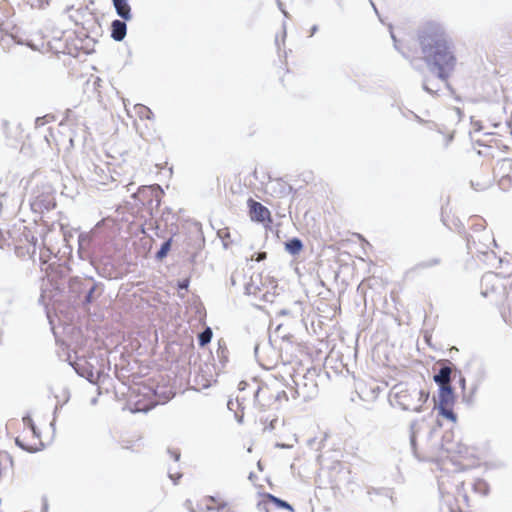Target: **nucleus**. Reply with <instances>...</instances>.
Here are the masks:
<instances>
[{"mask_svg":"<svg viewBox=\"0 0 512 512\" xmlns=\"http://www.w3.org/2000/svg\"><path fill=\"white\" fill-rule=\"evenodd\" d=\"M218 236L222 239L225 247H228L233 243L231 239L229 228H222L218 231Z\"/></svg>","mask_w":512,"mask_h":512,"instance_id":"f3484780","label":"nucleus"},{"mask_svg":"<svg viewBox=\"0 0 512 512\" xmlns=\"http://www.w3.org/2000/svg\"><path fill=\"white\" fill-rule=\"evenodd\" d=\"M450 376H451V368L450 367H442L438 374L434 376V381L439 386L450 385Z\"/></svg>","mask_w":512,"mask_h":512,"instance_id":"ddd939ff","label":"nucleus"},{"mask_svg":"<svg viewBox=\"0 0 512 512\" xmlns=\"http://www.w3.org/2000/svg\"><path fill=\"white\" fill-rule=\"evenodd\" d=\"M212 338V330L207 327L202 333L199 334L198 341L200 346L207 345Z\"/></svg>","mask_w":512,"mask_h":512,"instance_id":"2eb2a0df","label":"nucleus"},{"mask_svg":"<svg viewBox=\"0 0 512 512\" xmlns=\"http://www.w3.org/2000/svg\"><path fill=\"white\" fill-rule=\"evenodd\" d=\"M266 258V253L265 252H262V253H259L258 257H257V261H261L263 259Z\"/></svg>","mask_w":512,"mask_h":512,"instance_id":"b1692460","label":"nucleus"},{"mask_svg":"<svg viewBox=\"0 0 512 512\" xmlns=\"http://www.w3.org/2000/svg\"><path fill=\"white\" fill-rule=\"evenodd\" d=\"M136 109H137V113L140 115V117H145L147 119H150L151 116L153 115L152 111L144 105H139L136 107Z\"/></svg>","mask_w":512,"mask_h":512,"instance_id":"aec40b11","label":"nucleus"},{"mask_svg":"<svg viewBox=\"0 0 512 512\" xmlns=\"http://www.w3.org/2000/svg\"><path fill=\"white\" fill-rule=\"evenodd\" d=\"M269 392V388L267 386L265 387H258L255 391V399L257 402L261 403V397H264Z\"/></svg>","mask_w":512,"mask_h":512,"instance_id":"4be33fe9","label":"nucleus"},{"mask_svg":"<svg viewBox=\"0 0 512 512\" xmlns=\"http://www.w3.org/2000/svg\"><path fill=\"white\" fill-rule=\"evenodd\" d=\"M499 264L496 270L482 276L480 293L512 326V262L500 260Z\"/></svg>","mask_w":512,"mask_h":512,"instance_id":"f257e3e1","label":"nucleus"},{"mask_svg":"<svg viewBox=\"0 0 512 512\" xmlns=\"http://www.w3.org/2000/svg\"><path fill=\"white\" fill-rule=\"evenodd\" d=\"M467 506L468 498L464 494L463 485L457 484L455 492H443L440 512H464Z\"/></svg>","mask_w":512,"mask_h":512,"instance_id":"39448f33","label":"nucleus"},{"mask_svg":"<svg viewBox=\"0 0 512 512\" xmlns=\"http://www.w3.org/2000/svg\"><path fill=\"white\" fill-rule=\"evenodd\" d=\"M55 120V117L53 115L47 114L43 117H38L35 120V126L36 127H42L50 122H53Z\"/></svg>","mask_w":512,"mask_h":512,"instance_id":"6ab92c4d","label":"nucleus"},{"mask_svg":"<svg viewBox=\"0 0 512 512\" xmlns=\"http://www.w3.org/2000/svg\"><path fill=\"white\" fill-rule=\"evenodd\" d=\"M441 415L452 422L456 421V415L453 412V406H438Z\"/></svg>","mask_w":512,"mask_h":512,"instance_id":"dca6fc26","label":"nucleus"},{"mask_svg":"<svg viewBox=\"0 0 512 512\" xmlns=\"http://www.w3.org/2000/svg\"><path fill=\"white\" fill-rule=\"evenodd\" d=\"M440 262H441L440 259L434 258V259H430V260L421 262L418 265V267L421 268V269H427V268H430L432 266L439 265Z\"/></svg>","mask_w":512,"mask_h":512,"instance_id":"412c9836","label":"nucleus"},{"mask_svg":"<svg viewBox=\"0 0 512 512\" xmlns=\"http://www.w3.org/2000/svg\"><path fill=\"white\" fill-rule=\"evenodd\" d=\"M454 393L450 385L440 386L439 390V405L438 406H453Z\"/></svg>","mask_w":512,"mask_h":512,"instance_id":"9d476101","label":"nucleus"},{"mask_svg":"<svg viewBox=\"0 0 512 512\" xmlns=\"http://www.w3.org/2000/svg\"><path fill=\"white\" fill-rule=\"evenodd\" d=\"M257 508L262 512H275L279 509H286L288 512H293V508L290 504L269 493H264L260 496L257 502Z\"/></svg>","mask_w":512,"mask_h":512,"instance_id":"423d86ee","label":"nucleus"},{"mask_svg":"<svg viewBox=\"0 0 512 512\" xmlns=\"http://www.w3.org/2000/svg\"><path fill=\"white\" fill-rule=\"evenodd\" d=\"M285 249L292 255H297L303 250L302 241L298 238H293L285 243Z\"/></svg>","mask_w":512,"mask_h":512,"instance_id":"4468645a","label":"nucleus"},{"mask_svg":"<svg viewBox=\"0 0 512 512\" xmlns=\"http://www.w3.org/2000/svg\"><path fill=\"white\" fill-rule=\"evenodd\" d=\"M22 423L23 429L15 439L16 444L28 452L41 450L44 444L33 419L29 416L23 417Z\"/></svg>","mask_w":512,"mask_h":512,"instance_id":"20e7f679","label":"nucleus"},{"mask_svg":"<svg viewBox=\"0 0 512 512\" xmlns=\"http://www.w3.org/2000/svg\"><path fill=\"white\" fill-rule=\"evenodd\" d=\"M171 244H172L171 238L162 244L160 250L157 252V255H156L159 260H162L163 258H165L167 256V254L169 253V251L171 249Z\"/></svg>","mask_w":512,"mask_h":512,"instance_id":"a211bd4d","label":"nucleus"},{"mask_svg":"<svg viewBox=\"0 0 512 512\" xmlns=\"http://www.w3.org/2000/svg\"><path fill=\"white\" fill-rule=\"evenodd\" d=\"M31 4V6L37 7V8H43L45 5L49 3V0H28Z\"/></svg>","mask_w":512,"mask_h":512,"instance_id":"5701e85b","label":"nucleus"},{"mask_svg":"<svg viewBox=\"0 0 512 512\" xmlns=\"http://www.w3.org/2000/svg\"><path fill=\"white\" fill-rule=\"evenodd\" d=\"M245 385H246V382L241 381V382L239 383V388H240L241 390H243V389L245 388Z\"/></svg>","mask_w":512,"mask_h":512,"instance_id":"393cba45","label":"nucleus"},{"mask_svg":"<svg viewBox=\"0 0 512 512\" xmlns=\"http://www.w3.org/2000/svg\"><path fill=\"white\" fill-rule=\"evenodd\" d=\"M126 35V24L120 20H114L111 24V36L116 41H121Z\"/></svg>","mask_w":512,"mask_h":512,"instance_id":"f8f14e48","label":"nucleus"},{"mask_svg":"<svg viewBox=\"0 0 512 512\" xmlns=\"http://www.w3.org/2000/svg\"><path fill=\"white\" fill-rule=\"evenodd\" d=\"M429 393L421 385H399L394 399L397 405L407 411L418 412L426 403Z\"/></svg>","mask_w":512,"mask_h":512,"instance_id":"7ed1b4c3","label":"nucleus"},{"mask_svg":"<svg viewBox=\"0 0 512 512\" xmlns=\"http://www.w3.org/2000/svg\"><path fill=\"white\" fill-rule=\"evenodd\" d=\"M117 14L124 20L132 18L131 7L127 0H112Z\"/></svg>","mask_w":512,"mask_h":512,"instance_id":"9b49d317","label":"nucleus"},{"mask_svg":"<svg viewBox=\"0 0 512 512\" xmlns=\"http://www.w3.org/2000/svg\"><path fill=\"white\" fill-rule=\"evenodd\" d=\"M170 478H172L174 481H176V478H174V476L171 474L170 475ZM180 478V475H177V479Z\"/></svg>","mask_w":512,"mask_h":512,"instance_id":"a878e982","label":"nucleus"},{"mask_svg":"<svg viewBox=\"0 0 512 512\" xmlns=\"http://www.w3.org/2000/svg\"><path fill=\"white\" fill-rule=\"evenodd\" d=\"M424 61L446 79L456 65L451 46L444 30L436 24H427L418 36Z\"/></svg>","mask_w":512,"mask_h":512,"instance_id":"f03ea898","label":"nucleus"},{"mask_svg":"<svg viewBox=\"0 0 512 512\" xmlns=\"http://www.w3.org/2000/svg\"><path fill=\"white\" fill-rule=\"evenodd\" d=\"M247 205L249 207V215L252 221L255 222H271V213L267 207H265L260 202L255 201L254 199L250 198L247 201Z\"/></svg>","mask_w":512,"mask_h":512,"instance_id":"0eeeda50","label":"nucleus"},{"mask_svg":"<svg viewBox=\"0 0 512 512\" xmlns=\"http://www.w3.org/2000/svg\"><path fill=\"white\" fill-rule=\"evenodd\" d=\"M208 506L209 512H219L228 506V501L222 496H209L205 495L204 500Z\"/></svg>","mask_w":512,"mask_h":512,"instance_id":"6e6552de","label":"nucleus"},{"mask_svg":"<svg viewBox=\"0 0 512 512\" xmlns=\"http://www.w3.org/2000/svg\"><path fill=\"white\" fill-rule=\"evenodd\" d=\"M205 495L195 496L192 499H188L185 503L187 509L190 512H209L208 506L205 501Z\"/></svg>","mask_w":512,"mask_h":512,"instance_id":"1a4fd4ad","label":"nucleus"}]
</instances>
